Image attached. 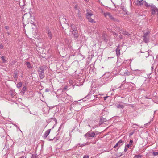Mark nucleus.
I'll use <instances>...</instances> for the list:
<instances>
[{"instance_id":"f257e3e1","label":"nucleus","mask_w":158,"mask_h":158,"mask_svg":"<svg viewBox=\"0 0 158 158\" xmlns=\"http://www.w3.org/2000/svg\"><path fill=\"white\" fill-rule=\"evenodd\" d=\"M34 18L31 16L30 13H27L24 14L23 17V20L24 23L29 24H33L34 23Z\"/></svg>"},{"instance_id":"f03ea898","label":"nucleus","mask_w":158,"mask_h":158,"mask_svg":"<svg viewBox=\"0 0 158 158\" xmlns=\"http://www.w3.org/2000/svg\"><path fill=\"white\" fill-rule=\"evenodd\" d=\"M86 16L88 21L92 23H95L96 22L91 17V16L93 15L92 11L90 10L87 9L86 10Z\"/></svg>"},{"instance_id":"7ed1b4c3","label":"nucleus","mask_w":158,"mask_h":158,"mask_svg":"<svg viewBox=\"0 0 158 158\" xmlns=\"http://www.w3.org/2000/svg\"><path fill=\"white\" fill-rule=\"evenodd\" d=\"M119 73L122 75H129V73L127 70H120Z\"/></svg>"},{"instance_id":"20e7f679","label":"nucleus","mask_w":158,"mask_h":158,"mask_svg":"<svg viewBox=\"0 0 158 158\" xmlns=\"http://www.w3.org/2000/svg\"><path fill=\"white\" fill-rule=\"evenodd\" d=\"M95 133L92 131H89L87 132L85 135L86 137H94L95 136Z\"/></svg>"},{"instance_id":"39448f33","label":"nucleus","mask_w":158,"mask_h":158,"mask_svg":"<svg viewBox=\"0 0 158 158\" xmlns=\"http://www.w3.org/2000/svg\"><path fill=\"white\" fill-rule=\"evenodd\" d=\"M39 77L40 79H43L44 77V73L43 70H40L39 72Z\"/></svg>"},{"instance_id":"423d86ee","label":"nucleus","mask_w":158,"mask_h":158,"mask_svg":"<svg viewBox=\"0 0 158 158\" xmlns=\"http://www.w3.org/2000/svg\"><path fill=\"white\" fill-rule=\"evenodd\" d=\"M123 143V141L121 140H120L114 146V148H116L118 146H120L122 145Z\"/></svg>"},{"instance_id":"0eeeda50","label":"nucleus","mask_w":158,"mask_h":158,"mask_svg":"<svg viewBox=\"0 0 158 158\" xmlns=\"http://www.w3.org/2000/svg\"><path fill=\"white\" fill-rule=\"evenodd\" d=\"M47 33L49 39L50 40L51 39L52 37V32L49 30H48L47 31Z\"/></svg>"},{"instance_id":"6e6552de","label":"nucleus","mask_w":158,"mask_h":158,"mask_svg":"<svg viewBox=\"0 0 158 158\" xmlns=\"http://www.w3.org/2000/svg\"><path fill=\"white\" fill-rule=\"evenodd\" d=\"M137 5L138 6H141L143 4L144 1L143 0L141 1L137 0Z\"/></svg>"},{"instance_id":"1a4fd4ad","label":"nucleus","mask_w":158,"mask_h":158,"mask_svg":"<svg viewBox=\"0 0 158 158\" xmlns=\"http://www.w3.org/2000/svg\"><path fill=\"white\" fill-rule=\"evenodd\" d=\"M76 16L78 17L80 19H81L82 17L80 11L79 10L77 11V13L76 14Z\"/></svg>"},{"instance_id":"9d476101","label":"nucleus","mask_w":158,"mask_h":158,"mask_svg":"<svg viewBox=\"0 0 158 158\" xmlns=\"http://www.w3.org/2000/svg\"><path fill=\"white\" fill-rule=\"evenodd\" d=\"M73 25H71V27L72 28L71 30L72 31V32L73 34H76L77 33V30L75 28H73Z\"/></svg>"},{"instance_id":"9b49d317","label":"nucleus","mask_w":158,"mask_h":158,"mask_svg":"<svg viewBox=\"0 0 158 158\" xmlns=\"http://www.w3.org/2000/svg\"><path fill=\"white\" fill-rule=\"evenodd\" d=\"M120 50L118 47L116 49V54L117 56H119L120 54Z\"/></svg>"},{"instance_id":"f8f14e48","label":"nucleus","mask_w":158,"mask_h":158,"mask_svg":"<svg viewBox=\"0 0 158 158\" xmlns=\"http://www.w3.org/2000/svg\"><path fill=\"white\" fill-rule=\"evenodd\" d=\"M51 131V129L48 130L45 133L44 137H45L46 138L47 136L49 135L50 131Z\"/></svg>"},{"instance_id":"ddd939ff","label":"nucleus","mask_w":158,"mask_h":158,"mask_svg":"<svg viewBox=\"0 0 158 158\" xmlns=\"http://www.w3.org/2000/svg\"><path fill=\"white\" fill-rule=\"evenodd\" d=\"M144 5L145 6L147 7H150L152 8H153L154 6L153 4H151V5H149L146 1H145L144 2Z\"/></svg>"},{"instance_id":"4468645a","label":"nucleus","mask_w":158,"mask_h":158,"mask_svg":"<svg viewBox=\"0 0 158 158\" xmlns=\"http://www.w3.org/2000/svg\"><path fill=\"white\" fill-rule=\"evenodd\" d=\"M143 41L147 43L149 42V38L148 37L146 36L144 37L143 36Z\"/></svg>"},{"instance_id":"2eb2a0df","label":"nucleus","mask_w":158,"mask_h":158,"mask_svg":"<svg viewBox=\"0 0 158 158\" xmlns=\"http://www.w3.org/2000/svg\"><path fill=\"white\" fill-rule=\"evenodd\" d=\"M102 37L103 40L105 41L107 40H106V32H104L102 34Z\"/></svg>"},{"instance_id":"dca6fc26","label":"nucleus","mask_w":158,"mask_h":158,"mask_svg":"<svg viewBox=\"0 0 158 158\" xmlns=\"http://www.w3.org/2000/svg\"><path fill=\"white\" fill-rule=\"evenodd\" d=\"M26 90V88L25 86L23 87L22 90H21L20 93L22 94H23Z\"/></svg>"},{"instance_id":"f3484780","label":"nucleus","mask_w":158,"mask_h":158,"mask_svg":"<svg viewBox=\"0 0 158 158\" xmlns=\"http://www.w3.org/2000/svg\"><path fill=\"white\" fill-rule=\"evenodd\" d=\"M122 34L123 35H126L127 36H128L130 35V34L128 33V32L126 31H122Z\"/></svg>"},{"instance_id":"a211bd4d","label":"nucleus","mask_w":158,"mask_h":158,"mask_svg":"<svg viewBox=\"0 0 158 158\" xmlns=\"http://www.w3.org/2000/svg\"><path fill=\"white\" fill-rule=\"evenodd\" d=\"M26 64L27 66V67L28 68L30 69L32 68L31 66V65L30 63L29 62H26Z\"/></svg>"},{"instance_id":"6ab92c4d","label":"nucleus","mask_w":158,"mask_h":158,"mask_svg":"<svg viewBox=\"0 0 158 158\" xmlns=\"http://www.w3.org/2000/svg\"><path fill=\"white\" fill-rule=\"evenodd\" d=\"M22 82H20L19 83H18L17 85V88H19L22 86Z\"/></svg>"},{"instance_id":"aec40b11","label":"nucleus","mask_w":158,"mask_h":158,"mask_svg":"<svg viewBox=\"0 0 158 158\" xmlns=\"http://www.w3.org/2000/svg\"><path fill=\"white\" fill-rule=\"evenodd\" d=\"M116 106L118 108H123L124 107V106L123 105L120 104H117Z\"/></svg>"},{"instance_id":"412c9836","label":"nucleus","mask_w":158,"mask_h":158,"mask_svg":"<svg viewBox=\"0 0 158 158\" xmlns=\"http://www.w3.org/2000/svg\"><path fill=\"white\" fill-rule=\"evenodd\" d=\"M110 18L111 20L113 21L117 22H118V19L114 18L112 15H111V16Z\"/></svg>"},{"instance_id":"4be33fe9","label":"nucleus","mask_w":158,"mask_h":158,"mask_svg":"<svg viewBox=\"0 0 158 158\" xmlns=\"http://www.w3.org/2000/svg\"><path fill=\"white\" fill-rule=\"evenodd\" d=\"M150 33V31H148L144 34L143 36L144 37H148V35Z\"/></svg>"},{"instance_id":"5701e85b","label":"nucleus","mask_w":158,"mask_h":158,"mask_svg":"<svg viewBox=\"0 0 158 158\" xmlns=\"http://www.w3.org/2000/svg\"><path fill=\"white\" fill-rule=\"evenodd\" d=\"M142 156L140 154L136 155L134 156V158H141Z\"/></svg>"},{"instance_id":"b1692460","label":"nucleus","mask_w":158,"mask_h":158,"mask_svg":"<svg viewBox=\"0 0 158 158\" xmlns=\"http://www.w3.org/2000/svg\"><path fill=\"white\" fill-rule=\"evenodd\" d=\"M133 141L131 140H130V141L128 145H129L131 147V146L132 145H133Z\"/></svg>"},{"instance_id":"393cba45","label":"nucleus","mask_w":158,"mask_h":158,"mask_svg":"<svg viewBox=\"0 0 158 158\" xmlns=\"http://www.w3.org/2000/svg\"><path fill=\"white\" fill-rule=\"evenodd\" d=\"M2 60L4 62H6V60L5 59V57L2 56L1 57Z\"/></svg>"},{"instance_id":"a878e982","label":"nucleus","mask_w":158,"mask_h":158,"mask_svg":"<svg viewBox=\"0 0 158 158\" xmlns=\"http://www.w3.org/2000/svg\"><path fill=\"white\" fill-rule=\"evenodd\" d=\"M121 7H122V8H121L127 14V11L126 8L124 7H122V6H121Z\"/></svg>"},{"instance_id":"bb28decb","label":"nucleus","mask_w":158,"mask_h":158,"mask_svg":"<svg viewBox=\"0 0 158 158\" xmlns=\"http://www.w3.org/2000/svg\"><path fill=\"white\" fill-rule=\"evenodd\" d=\"M152 154L153 155L156 156H157L158 155V152H154L152 153Z\"/></svg>"},{"instance_id":"cd10ccee","label":"nucleus","mask_w":158,"mask_h":158,"mask_svg":"<svg viewBox=\"0 0 158 158\" xmlns=\"http://www.w3.org/2000/svg\"><path fill=\"white\" fill-rule=\"evenodd\" d=\"M109 13V12L104 13L103 14L105 17H106L108 15V14Z\"/></svg>"},{"instance_id":"c85d7f7f","label":"nucleus","mask_w":158,"mask_h":158,"mask_svg":"<svg viewBox=\"0 0 158 158\" xmlns=\"http://www.w3.org/2000/svg\"><path fill=\"white\" fill-rule=\"evenodd\" d=\"M130 147H131L128 144L127 145L125 146V147L127 149H128Z\"/></svg>"},{"instance_id":"c756f323","label":"nucleus","mask_w":158,"mask_h":158,"mask_svg":"<svg viewBox=\"0 0 158 158\" xmlns=\"http://www.w3.org/2000/svg\"><path fill=\"white\" fill-rule=\"evenodd\" d=\"M77 5H75V6H74V8L76 10H77Z\"/></svg>"},{"instance_id":"7c9ffc66","label":"nucleus","mask_w":158,"mask_h":158,"mask_svg":"<svg viewBox=\"0 0 158 158\" xmlns=\"http://www.w3.org/2000/svg\"><path fill=\"white\" fill-rule=\"evenodd\" d=\"M36 156L35 155H32L31 158H36Z\"/></svg>"},{"instance_id":"2f4dec72","label":"nucleus","mask_w":158,"mask_h":158,"mask_svg":"<svg viewBox=\"0 0 158 158\" xmlns=\"http://www.w3.org/2000/svg\"><path fill=\"white\" fill-rule=\"evenodd\" d=\"M89 157L88 156L85 155L83 156V158H89Z\"/></svg>"},{"instance_id":"473e14b6","label":"nucleus","mask_w":158,"mask_h":158,"mask_svg":"<svg viewBox=\"0 0 158 158\" xmlns=\"http://www.w3.org/2000/svg\"><path fill=\"white\" fill-rule=\"evenodd\" d=\"M111 15H112L110 14L109 13L108 14V15L107 16L110 18L111 16Z\"/></svg>"},{"instance_id":"72a5a7b5","label":"nucleus","mask_w":158,"mask_h":158,"mask_svg":"<svg viewBox=\"0 0 158 158\" xmlns=\"http://www.w3.org/2000/svg\"><path fill=\"white\" fill-rule=\"evenodd\" d=\"M3 47V46L2 45H0V48L1 49H2Z\"/></svg>"},{"instance_id":"f704fd0d","label":"nucleus","mask_w":158,"mask_h":158,"mask_svg":"<svg viewBox=\"0 0 158 158\" xmlns=\"http://www.w3.org/2000/svg\"><path fill=\"white\" fill-rule=\"evenodd\" d=\"M67 88V87H65L63 89V90H65Z\"/></svg>"},{"instance_id":"c9c22d12","label":"nucleus","mask_w":158,"mask_h":158,"mask_svg":"<svg viewBox=\"0 0 158 158\" xmlns=\"http://www.w3.org/2000/svg\"><path fill=\"white\" fill-rule=\"evenodd\" d=\"M108 97V96H106V97H104V100H106V98H107Z\"/></svg>"},{"instance_id":"e433bc0d","label":"nucleus","mask_w":158,"mask_h":158,"mask_svg":"<svg viewBox=\"0 0 158 158\" xmlns=\"http://www.w3.org/2000/svg\"><path fill=\"white\" fill-rule=\"evenodd\" d=\"M128 149L127 148H126L125 147V149L124 151L125 152H126Z\"/></svg>"},{"instance_id":"4c0bfd02","label":"nucleus","mask_w":158,"mask_h":158,"mask_svg":"<svg viewBox=\"0 0 158 158\" xmlns=\"http://www.w3.org/2000/svg\"><path fill=\"white\" fill-rule=\"evenodd\" d=\"M5 28L7 30H8V27L7 26H6L5 27Z\"/></svg>"},{"instance_id":"58836bf2","label":"nucleus","mask_w":158,"mask_h":158,"mask_svg":"<svg viewBox=\"0 0 158 158\" xmlns=\"http://www.w3.org/2000/svg\"><path fill=\"white\" fill-rule=\"evenodd\" d=\"M113 34H114L115 35H118L116 33H115V32H113Z\"/></svg>"},{"instance_id":"ea45409f","label":"nucleus","mask_w":158,"mask_h":158,"mask_svg":"<svg viewBox=\"0 0 158 158\" xmlns=\"http://www.w3.org/2000/svg\"><path fill=\"white\" fill-rule=\"evenodd\" d=\"M119 37L120 38V39H122V35H120V36H119Z\"/></svg>"},{"instance_id":"a19ab883","label":"nucleus","mask_w":158,"mask_h":158,"mask_svg":"<svg viewBox=\"0 0 158 158\" xmlns=\"http://www.w3.org/2000/svg\"><path fill=\"white\" fill-rule=\"evenodd\" d=\"M86 2H88L89 1V0H84Z\"/></svg>"},{"instance_id":"79ce46f5","label":"nucleus","mask_w":158,"mask_h":158,"mask_svg":"<svg viewBox=\"0 0 158 158\" xmlns=\"http://www.w3.org/2000/svg\"><path fill=\"white\" fill-rule=\"evenodd\" d=\"M15 77H17V75L16 74L15 75Z\"/></svg>"},{"instance_id":"37998d69","label":"nucleus","mask_w":158,"mask_h":158,"mask_svg":"<svg viewBox=\"0 0 158 158\" xmlns=\"http://www.w3.org/2000/svg\"><path fill=\"white\" fill-rule=\"evenodd\" d=\"M15 96V95H12V97H13Z\"/></svg>"},{"instance_id":"c03bdc74","label":"nucleus","mask_w":158,"mask_h":158,"mask_svg":"<svg viewBox=\"0 0 158 158\" xmlns=\"http://www.w3.org/2000/svg\"><path fill=\"white\" fill-rule=\"evenodd\" d=\"M53 140V139H50L49 140H50V141H52Z\"/></svg>"},{"instance_id":"a18cd8bd","label":"nucleus","mask_w":158,"mask_h":158,"mask_svg":"<svg viewBox=\"0 0 158 158\" xmlns=\"http://www.w3.org/2000/svg\"><path fill=\"white\" fill-rule=\"evenodd\" d=\"M152 69H153V67H152Z\"/></svg>"},{"instance_id":"49530a36","label":"nucleus","mask_w":158,"mask_h":158,"mask_svg":"<svg viewBox=\"0 0 158 158\" xmlns=\"http://www.w3.org/2000/svg\"><path fill=\"white\" fill-rule=\"evenodd\" d=\"M121 155H122V154L120 155L119 156H121Z\"/></svg>"}]
</instances>
